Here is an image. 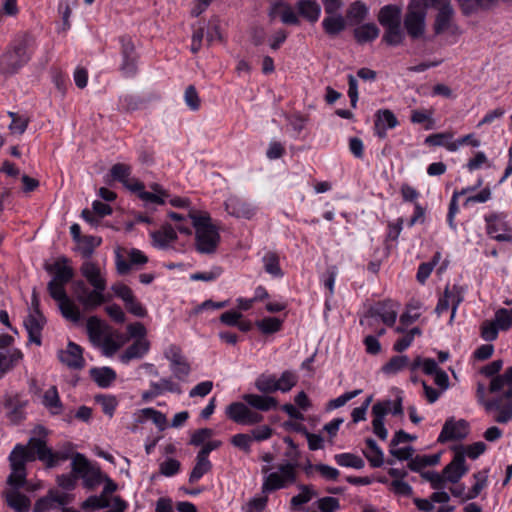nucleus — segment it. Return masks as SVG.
<instances>
[{
  "label": "nucleus",
  "instance_id": "obj_1",
  "mask_svg": "<svg viewBox=\"0 0 512 512\" xmlns=\"http://www.w3.org/2000/svg\"><path fill=\"white\" fill-rule=\"evenodd\" d=\"M69 262V258L61 256L54 263L45 264L44 269L53 276L47 284L50 297L58 303L64 318L77 323L82 318L81 312L73 306L66 291V285L73 280L75 275Z\"/></svg>",
  "mask_w": 512,
  "mask_h": 512
},
{
  "label": "nucleus",
  "instance_id": "obj_2",
  "mask_svg": "<svg viewBox=\"0 0 512 512\" xmlns=\"http://www.w3.org/2000/svg\"><path fill=\"white\" fill-rule=\"evenodd\" d=\"M36 46L35 36L19 32L0 56V73L5 77L17 74L32 58Z\"/></svg>",
  "mask_w": 512,
  "mask_h": 512
},
{
  "label": "nucleus",
  "instance_id": "obj_3",
  "mask_svg": "<svg viewBox=\"0 0 512 512\" xmlns=\"http://www.w3.org/2000/svg\"><path fill=\"white\" fill-rule=\"evenodd\" d=\"M29 445L32 446L37 459L43 462L48 469L55 468L68 459L72 460L75 453V445L69 441L64 442L57 451L47 446L46 440L42 438H30Z\"/></svg>",
  "mask_w": 512,
  "mask_h": 512
},
{
  "label": "nucleus",
  "instance_id": "obj_4",
  "mask_svg": "<svg viewBox=\"0 0 512 512\" xmlns=\"http://www.w3.org/2000/svg\"><path fill=\"white\" fill-rule=\"evenodd\" d=\"M427 10L421 0H410L403 18V28L411 40L424 37L426 31Z\"/></svg>",
  "mask_w": 512,
  "mask_h": 512
},
{
  "label": "nucleus",
  "instance_id": "obj_5",
  "mask_svg": "<svg viewBox=\"0 0 512 512\" xmlns=\"http://www.w3.org/2000/svg\"><path fill=\"white\" fill-rule=\"evenodd\" d=\"M121 64L119 71L125 78H134L138 74L139 54L130 36L119 37Z\"/></svg>",
  "mask_w": 512,
  "mask_h": 512
},
{
  "label": "nucleus",
  "instance_id": "obj_6",
  "mask_svg": "<svg viewBox=\"0 0 512 512\" xmlns=\"http://www.w3.org/2000/svg\"><path fill=\"white\" fill-rule=\"evenodd\" d=\"M72 290L79 304L87 312H92L102 304L110 301L111 297H97L92 293L83 280H75L72 282Z\"/></svg>",
  "mask_w": 512,
  "mask_h": 512
},
{
  "label": "nucleus",
  "instance_id": "obj_7",
  "mask_svg": "<svg viewBox=\"0 0 512 512\" xmlns=\"http://www.w3.org/2000/svg\"><path fill=\"white\" fill-rule=\"evenodd\" d=\"M469 434V423L465 419L456 421L454 417L446 419L440 434L438 435L437 442L447 443L449 441L464 440Z\"/></svg>",
  "mask_w": 512,
  "mask_h": 512
},
{
  "label": "nucleus",
  "instance_id": "obj_8",
  "mask_svg": "<svg viewBox=\"0 0 512 512\" xmlns=\"http://www.w3.org/2000/svg\"><path fill=\"white\" fill-rule=\"evenodd\" d=\"M300 491L294 495L289 502V509L291 512H313L312 503L307 505L313 498L318 496V491L312 484L298 483L296 485Z\"/></svg>",
  "mask_w": 512,
  "mask_h": 512
},
{
  "label": "nucleus",
  "instance_id": "obj_9",
  "mask_svg": "<svg viewBox=\"0 0 512 512\" xmlns=\"http://www.w3.org/2000/svg\"><path fill=\"white\" fill-rule=\"evenodd\" d=\"M37 459V456L33 449L27 450L26 446L17 444L9 455L11 471L14 474H19L21 478L27 476L26 464Z\"/></svg>",
  "mask_w": 512,
  "mask_h": 512
},
{
  "label": "nucleus",
  "instance_id": "obj_10",
  "mask_svg": "<svg viewBox=\"0 0 512 512\" xmlns=\"http://www.w3.org/2000/svg\"><path fill=\"white\" fill-rule=\"evenodd\" d=\"M435 9H437L433 23L435 35H442L445 32L458 28L454 21L456 12L451 3H445Z\"/></svg>",
  "mask_w": 512,
  "mask_h": 512
},
{
  "label": "nucleus",
  "instance_id": "obj_11",
  "mask_svg": "<svg viewBox=\"0 0 512 512\" xmlns=\"http://www.w3.org/2000/svg\"><path fill=\"white\" fill-rule=\"evenodd\" d=\"M81 274L86 278L88 283L93 287L92 293L97 297H107L105 290L107 288L106 279L101 275L97 264L86 261L80 268Z\"/></svg>",
  "mask_w": 512,
  "mask_h": 512
},
{
  "label": "nucleus",
  "instance_id": "obj_12",
  "mask_svg": "<svg viewBox=\"0 0 512 512\" xmlns=\"http://www.w3.org/2000/svg\"><path fill=\"white\" fill-rule=\"evenodd\" d=\"M129 260H126L120 252V248L115 251V264L118 274L127 275L133 266L144 265L148 262V257L139 249L132 248L128 252Z\"/></svg>",
  "mask_w": 512,
  "mask_h": 512
},
{
  "label": "nucleus",
  "instance_id": "obj_13",
  "mask_svg": "<svg viewBox=\"0 0 512 512\" xmlns=\"http://www.w3.org/2000/svg\"><path fill=\"white\" fill-rule=\"evenodd\" d=\"M283 9L280 13V20L285 25L298 26L300 25V19L297 14L293 10V8L286 3L284 0H277L271 3L268 8L267 16L269 18L270 23H273L277 16L279 15V10Z\"/></svg>",
  "mask_w": 512,
  "mask_h": 512
},
{
  "label": "nucleus",
  "instance_id": "obj_14",
  "mask_svg": "<svg viewBox=\"0 0 512 512\" xmlns=\"http://www.w3.org/2000/svg\"><path fill=\"white\" fill-rule=\"evenodd\" d=\"M469 470L470 468L466 463L465 453L460 451L459 453H454L451 462L448 463L442 471L448 482L457 484Z\"/></svg>",
  "mask_w": 512,
  "mask_h": 512
},
{
  "label": "nucleus",
  "instance_id": "obj_15",
  "mask_svg": "<svg viewBox=\"0 0 512 512\" xmlns=\"http://www.w3.org/2000/svg\"><path fill=\"white\" fill-rule=\"evenodd\" d=\"M393 306V302L389 299L378 301L375 305L368 308L364 317H379L385 325L392 327L397 319V312L393 309Z\"/></svg>",
  "mask_w": 512,
  "mask_h": 512
},
{
  "label": "nucleus",
  "instance_id": "obj_16",
  "mask_svg": "<svg viewBox=\"0 0 512 512\" xmlns=\"http://www.w3.org/2000/svg\"><path fill=\"white\" fill-rule=\"evenodd\" d=\"M196 250L201 254H212L220 242L217 227L208 230H198L195 233Z\"/></svg>",
  "mask_w": 512,
  "mask_h": 512
},
{
  "label": "nucleus",
  "instance_id": "obj_17",
  "mask_svg": "<svg viewBox=\"0 0 512 512\" xmlns=\"http://www.w3.org/2000/svg\"><path fill=\"white\" fill-rule=\"evenodd\" d=\"M83 348L73 341H69L66 350L59 351V361L70 369L80 370L85 366Z\"/></svg>",
  "mask_w": 512,
  "mask_h": 512
},
{
  "label": "nucleus",
  "instance_id": "obj_18",
  "mask_svg": "<svg viewBox=\"0 0 512 512\" xmlns=\"http://www.w3.org/2000/svg\"><path fill=\"white\" fill-rule=\"evenodd\" d=\"M377 21L383 29L402 24V9L396 4L382 6L377 14Z\"/></svg>",
  "mask_w": 512,
  "mask_h": 512
},
{
  "label": "nucleus",
  "instance_id": "obj_19",
  "mask_svg": "<svg viewBox=\"0 0 512 512\" xmlns=\"http://www.w3.org/2000/svg\"><path fill=\"white\" fill-rule=\"evenodd\" d=\"M225 210L233 217L244 219H251L256 213V209L250 203L238 197L227 199Z\"/></svg>",
  "mask_w": 512,
  "mask_h": 512
},
{
  "label": "nucleus",
  "instance_id": "obj_20",
  "mask_svg": "<svg viewBox=\"0 0 512 512\" xmlns=\"http://www.w3.org/2000/svg\"><path fill=\"white\" fill-rule=\"evenodd\" d=\"M354 40L359 45L371 43L380 35V28L374 22L356 25L352 31Z\"/></svg>",
  "mask_w": 512,
  "mask_h": 512
},
{
  "label": "nucleus",
  "instance_id": "obj_21",
  "mask_svg": "<svg viewBox=\"0 0 512 512\" xmlns=\"http://www.w3.org/2000/svg\"><path fill=\"white\" fill-rule=\"evenodd\" d=\"M295 9L298 18L302 17L311 24L316 23L321 15V6L316 0H298Z\"/></svg>",
  "mask_w": 512,
  "mask_h": 512
},
{
  "label": "nucleus",
  "instance_id": "obj_22",
  "mask_svg": "<svg viewBox=\"0 0 512 512\" xmlns=\"http://www.w3.org/2000/svg\"><path fill=\"white\" fill-rule=\"evenodd\" d=\"M270 470L271 467L268 465L262 466L261 468V473L264 475L261 491L266 495L286 488L283 477L278 472H270Z\"/></svg>",
  "mask_w": 512,
  "mask_h": 512
},
{
  "label": "nucleus",
  "instance_id": "obj_23",
  "mask_svg": "<svg viewBox=\"0 0 512 512\" xmlns=\"http://www.w3.org/2000/svg\"><path fill=\"white\" fill-rule=\"evenodd\" d=\"M348 26L342 14L327 15L322 21L323 31L331 39L338 37Z\"/></svg>",
  "mask_w": 512,
  "mask_h": 512
},
{
  "label": "nucleus",
  "instance_id": "obj_24",
  "mask_svg": "<svg viewBox=\"0 0 512 512\" xmlns=\"http://www.w3.org/2000/svg\"><path fill=\"white\" fill-rule=\"evenodd\" d=\"M369 15V7L362 0H356L350 3L349 7L346 10L344 18L348 21L349 26H356L368 18Z\"/></svg>",
  "mask_w": 512,
  "mask_h": 512
},
{
  "label": "nucleus",
  "instance_id": "obj_25",
  "mask_svg": "<svg viewBox=\"0 0 512 512\" xmlns=\"http://www.w3.org/2000/svg\"><path fill=\"white\" fill-rule=\"evenodd\" d=\"M89 375L100 388H109L117 378L115 370L108 366L92 367Z\"/></svg>",
  "mask_w": 512,
  "mask_h": 512
},
{
  "label": "nucleus",
  "instance_id": "obj_26",
  "mask_svg": "<svg viewBox=\"0 0 512 512\" xmlns=\"http://www.w3.org/2000/svg\"><path fill=\"white\" fill-rule=\"evenodd\" d=\"M243 399L250 407L264 412L278 407L277 399L269 395L245 394Z\"/></svg>",
  "mask_w": 512,
  "mask_h": 512
},
{
  "label": "nucleus",
  "instance_id": "obj_27",
  "mask_svg": "<svg viewBox=\"0 0 512 512\" xmlns=\"http://www.w3.org/2000/svg\"><path fill=\"white\" fill-rule=\"evenodd\" d=\"M366 450L363 455L368 460L372 468H379L384 464V453L376 440L371 437L365 439Z\"/></svg>",
  "mask_w": 512,
  "mask_h": 512
},
{
  "label": "nucleus",
  "instance_id": "obj_28",
  "mask_svg": "<svg viewBox=\"0 0 512 512\" xmlns=\"http://www.w3.org/2000/svg\"><path fill=\"white\" fill-rule=\"evenodd\" d=\"M42 403L50 411L51 415H59L61 413L63 403L56 386H51L45 391Z\"/></svg>",
  "mask_w": 512,
  "mask_h": 512
},
{
  "label": "nucleus",
  "instance_id": "obj_29",
  "mask_svg": "<svg viewBox=\"0 0 512 512\" xmlns=\"http://www.w3.org/2000/svg\"><path fill=\"white\" fill-rule=\"evenodd\" d=\"M7 505L16 512H29L31 501L20 491H11L6 495Z\"/></svg>",
  "mask_w": 512,
  "mask_h": 512
},
{
  "label": "nucleus",
  "instance_id": "obj_30",
  "mask_svg": "<svg viewBox=\"0 0 512 512\" xmlns=\"http://www.w3.org/2000/svg\"><path fill=\"white\" fill-rule=\"evenodd\" d=\"M406 35L407 34L404 28L402 27V24L394 27H389L384 29L382 42L385 43L387 46L397 47L403 44Z\"/></svg>",
  "mask_w": 512,
  "mask_h": 512
},
{
  "label": "nucleus",
  "instance_id": "obj_31",
  "mask_svg": "<svg viewBox=\"0 0 512 512\" xmlns=\"http://www.w3.org/2000/svg\"><path fill=\"white\" fill-rule=\"evenodd\" d=\"M500 219L498 213L493 212L484 216V220L486 222V232L487 234L494 240L498 242H510L512 241V236L507 234H497L499 227L496 222Z\"/></svg>",
  "mask_w": 512,
  "mask_h": 512
},
{
  "label": "nucleus",
  "instance_id": "obj_32",
  "mask_svg": "<svg viewBox=\"0 0 512 512\" xmlns=\"http://www.w3.org/2000/svg\"><path fill=\"white\" fill-rule=\"evenodd\" d=\"M335 463L340 467L363 469L365 467V461L358 455L350 452H344L335 454L333 456Z\"/></svg>",
  "mask_w": 512,
  "mask_h": 512
},
{
  "label": "nucleus",
  "instance_id": "obj_33",
  "mask_svg": "<svg viewBox=\"0 0 512 512\" xmlns=\"http://www.w3.org/2000/svg\"><path fill=\"white\" fill-rule=\"evenodd\" d=\"M149 102V98L133 94L123 95L119 99L121 108L126 112H134L142 109L146 107Z\"/></svg>",
  "mask_w": 512,
  "mask_h": 512
},
{
  "label": "nucleus",
  "instance_id": "obj_34",
  "mask_svg": "<svg viewBox=\"0 0 512 512\" xmlns=\"http://www.w3.org/2000/svg\"><path fill=\"white\" fill-rule=\"evenodd\" d=\"M149 350V342L137 340L131 344L121 355V361L128 363L132 359L142 358Z\"/></svg>",
  "mask_w": 512,
  "mask_h": 512
},
{
  "label": "nucleus",
  "instance_id": "obj_35",
  "mask_svg": "<svg viewBox=\"0 0 512 512\" xmlns=\"http://www.w3.org/2000/svg\"><path fill=\"white\" fill-rule=\"evenodd\" d=\"M131 172L132 168L130 165L125 163H116L110 168L109 173L105 177V182L110 184L108 177H111L112 181H117L124 185V183L128 181Z\"/></svg>",
  "mask_w": 512,
  "mask_h": 512
},
{
  "label": "nucleus",
  "instance_id": "obj_36",
  "mask_svg": "<svg viewBox=\"0 0 512 512\" xmlns=\"http://www.w3.org/2000/svg\"><path fill=\"white\" fill-rule=\"evenodd\" d=\"M93 466L87 457L79 452H75L71 462V471L77 478L84 477L85 474H89Z\"/></svg>",
  "mask_w": 512,
  "mask_h": 512
},
{
  "label": "nucleus",
  "instance_id": "obj_37",
  "mask_svg": "<svg viewBox=\"0 0 512 512\" xmlns=\"http://www.w3.org/2000/svg\"><path fill=\"white\" fill-rule=\"evenodd\" d=\"M264 270L274 278H282L284 272L280 267L279 256L275 252H267L262 258Z\"/></svg>",
  "mask_w": 512,
  "mask_h": 512
},
{
  "label": "nucleus",
  "instance_id": "obj_38",
  "mask_svg": "<svg viewBox=\"0 0 512 512\" xmlns=\"http://www.w3.org/2000/svg\"><path fill=\"white\" fill-rule=\"evenodd\" d=\"M213 465L209 459H204L196 455V463L189 474V483L194 484L198 482L205 474L210 472Z\"/></svg>",
  "mask_w": 512,
  "mask_h": 512
},
{
  "label": "nucleus",
  "instance_id": "obj_39",
  "mask_svg": "<svg viewBox=\"0 0 512 512\" xmlns=\"http://www.w3.org/2000/svg\"><path fill=\"white\" fill-rule=\"evenodd\" d=\"M486 449L487 445L482 441L474 442L467 446L459 444L452 447V451L454 453H459L460 451L464 452L465 457L467 456L472 460H476L480 455H482L486 451Z\"/></svg>",
  "mask_w": 512,
  "mask_h": 512
},
{
  "label": "nucleus",
  "instance_id": "obj_40",
  "mask_svg": "<svg viewBox=\"0 0 512 512\" xmlns=\"http://www.w3.org/2000/svg\"><path fill=\"white\" fill-rule=\"evenodd\" d=\"M255 326L264 335H271L279 332L283 327V320L277 317H264L255 322Z\"/></svg>",
  "mask_w": 512,
  "mask_h": 512
},
{
  "label": "nucleus",
  "instance_id": "obj_41",
  "mask_svg": "<svg viewBox=\"0 0 512 512\" xmlns=\"http://www.w3.org/2000/svg\"><path fill=\"white\" fill-rule=\"evenodd\" d=\"M339 509V499L332 496L321 497L312 502L313 512H336Z\"/></svg>",
  "mask_w": 512,
  "mask_h": 512
},
{
  "label": "nucleus",
  "instance_id": "obj_42",
  "mask_svg": "<svg viewBox=\"0 0 512 512\" xmlns=\"http://www.w3.org/2000/svg\"><path fill=\"white\" fill-rule=\"evenodd\" d=\"M110 506V500L103 498L102 495H90L80 505L84 512H95L100 509L109 508Z\"/></svg>",
  "mask_w": 512,
  "mask_h": 512
},
{
  "label": "nucleus",
  "instance_id": "obj_43",
  "mask_svg": "<svg viewBox=\"0 0 512 512\" xmlns=\"http://www.w3.org/2000/svg\"><path fill=\"white\" fill-rule=\"evenodd\" d=\"M255 387L264 394H271L279 390V382L275 375L261 374L255 381Z\"/></svg>",
  "mask_w": 512,
  "mask_h": 512
},
{
  "label": "nucleus",
  "instance_id": "obj_44",
  "mask_svg": "<svg viewBox=\"0 0 512 512\" xmlns=\"http://www.w3.org/2000/svg\"><path fill=\"white\" fill-rule=\"evenodd\" d=\"M248 407L242 402H232L226 407L225 414L233 422L243 425Z\"/></svg>",
  "mask_w": 512,
  "mask_h": 512
},
{
  "label": "nucleus",
  "instance_id": "obj_45",
  "mask_svg": "<svg viewBox=\"0 0 512 512\" xmlns=\"http://www.w3.org/2000/svg\"><path fill=\"white\" fill-rule=\"evenodd\" d=\"M409 365V358L406 355H396L390 358L382 366V371L385 374H397Z\"/></svg>",
  "mask_w": 512,
  "mask_h": 512
},
{
  "label": "nucleus",
  "instance_id": "obj_46",
  "mask_svg": "<svg viewBox=\"0 0 512 512\" xmlns=\"http://www.w3.org/2000/svg\"><path fill=\"white\" fill-rule=\"evenodd\" d=\"M399 124L395 114L389 109H380L375 114L374 125H382L387 129H393Z\"/></svg>",
  "mask_w": 512,
  "mask_h": 512
},
{
  "label": "nucleus",
  "instance_id": "obj_47",
  "mask_svg": "<svg viewBox=\"0 0 512 512\" xmlns=\"http://www.w3.org/2000/svg\"><path fill=\"white\" fill-rule=\"evenodd\" d=\"M410 121L413 124H424L425 130H432L435 128V120L432 118V113H427L424 110H412Z\"/></svg>",
  "mask_w": 512,
  "mask_h": 512
},
{
  "label": "nucleus",
  "instance_id": "obj_48",
  "mask_svg": "<svg viewBox=\"0 0 512 512\" xmlns=\"http://www.w3.org/2000/svg\"><path fill=\"white\" fill-rule=\"evenodd\" d=\"M96 403L100 404L104 414L112 417L118 406V401L114 395L98 394L95 396Z\"/></svg>",
  "mask_w": 512,
  "mask_h": 512
},
{
  "label": "nucleus",
  "instance_id": "obj_49",
  "mask_svg": "<svg viewBox=\"0 0 512 512\" xmlns=\"http://www.w3.org/2000/svg\"><path fill=\"white\" fill-rule=\"evenodd\" d=\"M105 327L104 321L96 315L89 317L86 323L87 333L93 342L102 335Z\"/></svg>",
  "mask_w": 512,
  "mask_h": 512
},
{
  "label": "nucleus",
  "instance_id": "obj_50",
  "mask_svg": "<svg viewBox=\"0 0 512 512\" xmlns=\"http://www.w3.org/2000/svg\"><path fill=\"white\" fill-rule=\"evenodd\" d=\"M102 243L101 237H96L92 235H84L83 239L81 240V254L83 258H90L95 250L96 247L100 246Z\"/></svg>",
  "mask_w": 512,
  "mask_h": 512
},
{
  "label": "nucleus",
  "instance_id": "obj_51",
  "mask_svg": "<svg viewBox=\"0 0 512 512\" xmlns=\"http://www.w3.org/2000/svg\"><path fill=\"white\" fill-rule=\"evenodd\" d=\"M104 475L100 468L93 467L89 474H85L82 477L84 487L88 490H94L103 482Z\"/></svg>",
  "mask_w": 512,
  "mask_h": 512
},
{
  "label": "nucleus",
  "instance_id": "obj_52",
  "mask_svg": "<svg viewBox=\"0 0 512 512\" xmlns=\"http://www.w3.org/2000/svg\"><path fill=\"white\" fill-rule=\"evenodd\" d=\"M499 330L495 321L485 320L480 327V336L485 341L491 342L498 338Z\"/></svg>",
  "mask_w": 512,
  "mask_h": 512
},
{
  "label": "nucleus",
  "instance_id": "obj_53",
  "mask_svg": "<svg viewBox=\"0 0 512 512\" xmlns=\"http://www.w3.org/2000/svg\"><path fill=\"white\" fill-rule=\"evenodd\" d=\"M189 217L192 219V225L195 228L196 233L198 230H208L216 227L212 224L211 217L207 213L198 214L190 212Z\"/></svg>",
  "mask_w": 512,
  "mask_h": 512
},
{
  "label": "nucleus",
  "instance_id": "obj_54",
  "mask_svg": "<svg viewBox=\"0 0 512 512\" xmlns=\"http://www.w3.org/2000/svg\"><path fill=\"white\" fill-rule=\"evenodd\" d=\"M361 393H362L361 389H356L353 391L345 392L344 394L340 395L339 397L330 400L326 405V410L330 411V410L340 408V407L344 406L348 401L357 397Z\"/></svg>",
  "mask_w": 512,
  "mask_h": 512
},
{
  "label": "nucleus",
  "instance_id": "obj_55",
  "mask_svg": "<svg viewBox=\"0 0 512 512\" xmlns=\"http://www.w3.org/2000/svg\"><path fill=\"white\" fill-rule=\"evenodd\" d=\"M495 323L498 325L500 330L507 331L512 326V308H499L495 312Z\"/></svg>",
  "mask_w": 512,
  "mask_h": 512
},
{
  "label": "nucleus",
  "instance_id": "obj_56",
  "mask_svg": "<svg viewBox=\"0 0 512 512\" xmlns=\"http://www.w3.org/2000/svg\"><path fill=\"white\" fill-rule=\"evenodd\" d=\"M391 400L378 401L372 406V422H385V416L390 412Z\"/></svg>",
  "mask_w": 512,
  "mask_h": 512
},
{
  "label": "nucleus",
  "instance_id": "obj_57",
  "mask_svg": "<svg viewBox=\"0 0 512 512\" xmlns=\"http://www.w3.org/2000/svg\"><path fill=\"white\" fill-rule=\"evenodd\" d=\"M28 405V401H17L11 410L7 412V418L13 424H19L26 419V413L24 412L25 407Z\"/></svg>",
  "mask_w": 512,
  "mask_h": 512
},
{
  "label": "nucleus",
  "instance_id": "obj_58",
  "mask_svg": "<svg viewBox=\"0 0 512 512\" xmlns=\"http://www.w3.org/2000/svg\"><path fill=\"white\" fill-rule=\"evenodd\" d=\"M181 463L175 458H167L159 466V472L165 477H173L180 472Z\"/></svg>",
  "mask_w": 512,
  "mask_h": 512
},
{
  "label": "nucleus",
  "instance_id": "obj_59",
  "mask_svg": "<svg viewBox=\"0 0 512 512\" xmlns=\"http://www.w3.org/2000/svg\"><path fill=\"white\" fill-rule=\"evenodd\" d=\"M230 443L234 447L243 451L244 453L248 454L251 452L252 438H251V435H249V434H246V433L235 434L230 438Z\"/></svg>",
  "mask_w": 512,
  "mask_h": 512
},
{
  "label": "nucleus",
  "instance_id": "obj_60",
  "mask_svg": "<svg viewBox=\"0 0 512 512\" xmlns=\"http://www.w3.org/2000/svg\"><path fill=\"white\" fill-rule=\"evenodd\" d=\"M452 137V133L449 132L434 133L428 135L424 143L429 146H444L447 148V145L451 143L450 140Z\"/></svg>",
  "mask_w": 512,
  "mask_h": 512
},
{
  "label": "nucleus",
  "instance_id": "obj_61",
  "mask_svg": "<svg viewBox=\"0 0 512 512\" xmlns=\"http://www.w3.org/2000/svg\"><path fill=\"white\" fill-rule=\"evenodd\" d=\"M214 434L213 429L211 428H200L193 432V434L190 437L189 445L198 447L203 446L207 439L211 438Z\"/></svg>",
  "mask_w": 512,
  "mask_h": 512
},
{
  "label": "nucleus",
  "instance_id": "obj_62",
  "mask_svg": "<svg viewBox=\"0 0 512 512\" xmlns=\"http://www.w3.org/2000/svg\"><path fill=\"white\" fill-rule=\"evenodd\" d=\"M277 381L279 382V391L286 393L297 384V376L294 372L286 370Z\"/></svg>",
  "mask_w": 512,
  "mask_h": 512
},
{
  "label": "nucleus",
  "instance_id": "obj_63",
  "mask_svg": "<svg viewBox=\"0 0 512 512\" xmlns=\"http://www.w3.org/2000/svg\"><path fill=\"white\" fill-rule=\"evenodd\" d=\"M491 197H492V190L490 188V185L488 184L477 194L468 196L465 199L463 206L468 207L472 203H485L488 200H490Z\"/></svg>",
  "mask_w": 512,
  "mask_h": 512
},
{
  "label": "nucleus",
  "instance_id": "obj_64",
  "mask_svg": "<svg viewBox=\"0 0 512 512\" xmlns=\"http://www.w3.org/2000/svg\"><path fill=\"white\" fill-rule=\"evenodd\" d=\"M184 99H185L186 105L192 111L199 110L201 101H200V98L198 96V92H197L196 88L193 85H189L186 88L185 94H184Z\"/></svg>",
  "mask_w": 512,
  "mask_h": 512
}]
</instances>
